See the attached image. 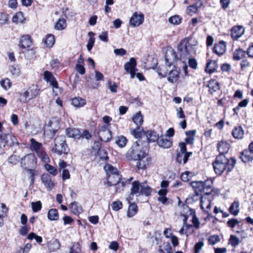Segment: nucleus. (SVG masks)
<instances>
[{
	"label": "nucleus",
	"mask_w": 253,
	"mask_h": 253,
	"mask_svg": "<svg viewBox=\"0 0 253 253\" xmlns=\"http://www.w3.org/2000/svg\"><path fill=\"white\" fill-rule=\"evenodd\" d=\"M130 190L131 194L146 196L150 195L152 192L151 188L147 185L146 181L140 183L138 181H134Z\"/></svg>",
	"instance_id": "obj_6"
},
{
	"label": "nucleus",
	"mask_w": 253,
	"mask_h": 253,
	"mask_svg": "<svg viewBox=\"0 0 253 253\" xmlns=\"http://www.w3.org/2000/svg\"><path fill=\"white\" fill-rule=\"evenodd\" d=\"M132 120L135 125L138 126L137 129H139V126L143 123V117L140 112L137 113L132 118Z\"/></svg>",
	"instance_id": "obj_37"
},
{
	"label": "nucleus",
	"mask_w": 253,
	"mask_h": 253,
	"mask_svg": "<svg viewBox=\"0 0 253 253\" xmlns=\"http://www.w3.org/2000/svg\"><path fill=\"white\" fill-rule=\"evenodd\" d=\"M245 28L241 25L235 26L231 30V36L233 40H238L245 33Z\"/></svg>",
	"instance_id": "obj_17"
},
{
	"label": "nucleus",
	"mask_w": 253,
	"mask_h": 253,
	"mask_svg": "<svg viewBox=\"0 0 253 253\" xmlns=\"http://www.w3.org/2000/svg\"><path fill=\"white\" fill-rule=\"evenodd\" d=\"M71 212L76 215H78L83 211L82 207L76 202H72L70 205Z\"/></svg>",
	"instance_id": "obj_31"
},
{
	"label": "nucleus",
	"mask_w": 253,
	"mask_h": 253,
	"mask_svg": "<svg viewBox=\"0 0 253 253\" xmlns=\"http://www.w3.org/2000/svg\"><path fill=\"white\" fill-rule=\"evenodd\" d=\"M188 64L189 67L193 69L197 68L198 63L195 58H189Z\"/></svg>",
	"instance_id": "obj_59"
},
{
	"label": "nucleus",
	"mask_w": 253,
	"mask_h": 253,
	"mask_svg": "<svg viewBox=\"0 0 253 253\" xmlns=\"http://www.w3.org/2000/svg\"><path fill=\"white\" fill-rule=\"evenodd\" d=\"M209 196L203 195L200 201L201 209L207 213H208L209 210L211 208V199L209 198Z\"/></svg>",
	"instance_id": "obj_18"
},
{
	"label": "nucleus",
	"mask_w": 253,
	"mask_h": 253,
	"mask_svg": "<svg viewBox=\"0 0 253 253\" xmlns=\"http://www.w3.org/2000/svg\"><path fill=\"white\" fill-rule=\"evenodd\" d=\"M159 253H172L173 250L169 242H164L159 246Z\"/></svg>",
	"instance_id": "obj_27"
},
{
	"label": "nucleus",
	"mask_w": 253,
	"mask_h": 253,
	"mask_svg": "<svg viewBox=\"0 0 253 253\" xmlns=\"http://www.w3.org/2000/svg\"><path fill=\"white\" fill-rule=\"evenodd\" d=\"M220 241V238L219 236L216 235H214L212 236H211L208 238V242L211 245H215L217 243L219 242Z\"/></svg>",
	"instance_id": "obj_53"
},
{
	"label": "nucleus",
	"mask_w": 253,
	"mask_h": 253,
	"mask_svg": "<svg viewBox=\"0 0 253 253\" xmlns=\"http://www.w3.org/2000/svg\"><path fill=\"white\" fill-rule=\"evenodd\" d=\"M104 169L107 175V184L108 186L115 185L120 181L121 176L116 168L110 164H107L104 166Z\"/></svg>",
	"instance_id": "obj_3"
},
{
	"label": "nucleus",
	"mask_w": 253,
	"mask_h": 253,
	"mask_svg": "<svg viewBox=\"0 0 253 253\" xmlns=\"http://www.w3.org/2000/svg\"><path fill=\"white\" fill-rule=\"evenodd\" d=\"M0 210L2 212L0 213V217H3L6 215V214L8 211V209L5 204H2L1 205V207H0Z\"/></svg>",
	"instance_id": "obj_60"
},
{
	"label": "nucleus",
	"mask_w": 253,
	"mask_h": 253,
	"mask_svg": "<svg viewBox=\"0 0 253 253\" xmlns=\"http://www.w3.org/2000/svg\"><path fill=\"white\" fill-rule=\"evenodd\" d=\"M21 166L26 169L35 168L37 165V160L34 154H29L22 158L21 161Z\"/></svg>",
	"instance_id": "obj_10"
},
{
	"label": "nucleus",
	"mask_w": 253,
	"mask_h": 253,
	"mask_svg": "<svg viewBox=\"0 0 253 253\" xmlns=\"http://www.w3.org/2000/svg\"><path fill=\"white\" fill-rule=\"evenodd\" d=\"M44 42L48 47H52L55 43L54 36L51 34L47 35Z\"/></svg>",
	"instance_id": "obj_45"
},
{
	"label": "nucleus",
	"mask_w": 253,
	"mask_h": 253,
	"mask_svg": "<svg viewBox=\"0 0 253 253\" xmlns=\"http://www.w3.org/2000/svg\"><path fill=\"white\" fill-rule=\"evenodd\" d=\"M126 138L123 136H118L116 139V143L122 148L126 146L127 142Z\"/></svg>",
	"instance_id": "obj_46"
},
{
	"label": "nucleus",
	"mask_w": 253,
	"mask_h": 253,
	"mask_svg": "<svg viewBox=\"0 0 253 253\" xmlns=\"http://www.w3.org/2000/svg\"><path fill=\"white\" fill-rule=\"evenodd\" d=\"M230 213L234 215L238 214L239 211V204L237 202H234L229 208Z\"/></svg>",
	"instance_id": "obj_43"
},
{
	"label": "nucleus",
	"mask_w": 253,
	"mask_h": 253,
	"mask_svg": "<svg viewBox=\"0 0 253 253\" xmlns=\"http://www.w3.org/2000/svg\"><path fill=\"white\" fill-rule=\"evenodd\" d=\"M72 104L76 107L80 108L85 105L86 101L85 99L80 97H75L72 100Z\"/></svg>",
	"instance_id": "obj_34"
},
{
	"label": "nucleus",
	"mask_w": 253,
	"mask_h": 253,
	"mask_svg": "<svg viewBox=\"0 0 253 253\" xmlns=\"http://www.w3.org/2000/svg\"><path fill=\"white\" fill-rule=\"evenodd\" d=\"M31 205L34 212H38L41 210L42 203L40 201L32 202Z\"/></svg>",
	"instance_id": "obj_55"
},
{
	"label": "nucleus",
	"mask_w": 253,
	"mask_h": 253,
	"mask_svg": "<svg viewBox=\"0 0 253 253\" xmlns=\"http://www.w3.org/2000/svg\"><path fill=\"white\" fill-rule=\"evenodd\" d=\"M246 55L245 51L241 49H236L234 53L233 59L235 60H239L243 58Z\"/></svg>",
	"instance_id": "obj_41"
},
{
	"label": "nucleus",
	"mask_w": 253,
	"mask_h": 253,
	"mask_svg": "<svg viewBox=\"0 0 253 253\" xmlns=\"http://www.w3.org/2000/svg\"><path fill=\"white\" fill-rule=\"evenodd\" d=\"M94 42H95V38H94L90 37L89 39L88 43L86 45L87 49L88 51H90L92 49V48L94 44Z\"/></svg>",
	"instance_id": "obj_63"
},
{
	"label": "nucleus",
	"mask_w": 253,
	"mask_h": 253,
	"mask_svg": "<svg viewBox=\"0 0 253 253\" xmlns=\"http://www.w3.org/2000/svg\"><path fill=\"white\" fill-rule=\"evenodd\" d=\"M180 71L175 66L170 70L167 75H162L163 77H167V81L171 84L176 83L179 78Z\"/></svg>",
	"instance_id": "obj_12"
},
{
	"label": "nucleus",
	"mask_w": 253,
	"mask_h": 253,
	"mask_svg": "<svg viewBox=\"0 0 253 253\" xmlns=\"http://www.w3.org/2000/svg\"><path fill=\"white\" fill-rule=\"evenodd\" d=\"M204 245L203 241H200L196 243L194 246L195 253H199Z\"/></svg>",
	"instance_id": "obj_58"
},
{
	"label": "nucleus",
	"mask_w": 253,
	"mask_h": 253,
	"mask_svg": "<svg viewBox=\"0 0 253 253\" xmlns=\"http://www.w3.org/2000/svg\"><path fill=\"white\" fill-rule=\"evenodd\" d=\"M207 86L209 87V91L211 94H213L219 89V83L214 80H211Z\"/></svg>",
	"instance_id": "obj_28"
},
{
	"label": "nucleus",
	"mask_w": 253,
	"mask_h": 253,
	"mask_svg": "<svg viewBox=\"0 0 253 253\" xmlns=\"http://www.w3.org/2000/svg\"><path fill=\"white\" fill-rule=\"evenodd\" d=\"M111 207L114 211H118L122 208V204L120 201L114 202L112 204Z\"/></svg>",
	"instance_id": "obj_56"
},
{
	"label": "nucleus",
	"mask_w": 253,
	"mask_h": 253,
	"mask_svg": "<svg viewBox=\"0 0 253 253\" xmlns=\"http://www.w3.org/2000/svg\"><path fill=\"white\" fill-rule=\"evenodd\" d=\"M41 180L42 184L47 188V190L50 191L54 186L51 176L48 173H44L41 176Z\"/></svg>",
	"instance_id": "obj_19"
},
{
	"label": "nucleus",
	"mask_w": 253,
	"mask_h": 253,
	"mask_svg": "<svg viewBox=\"0 0 253 253\" xmlns=\"http://www.w3.org/2000/svg\"><path fill=\"white\" fill-rule=\"evenodd\" d=\"M8 20L7 15L5 13H0V24H5Z\"/></svg>",
	"instance_id": "obj_62"
},
{
	"label": "nucleus",
	"mask_w": 253,
	"mask_h": 253,
	"mask_svg": "<svg viewBox=\"0 0 253 253\" xmlns=\"http://www.w3.org/2000/svg\"><path fill=\"white\" fill-rule=\"evenodd\" d=\"M217 68V64L215 61L210 60L208 62L205 69L206 72L209 73H213Z\"/></svg>",
	"instance_id": "obj_36"
},
{
	"label": "nucleus",
	"mask_w": 253,
	"mask_h": 253,
	"mask_svg": "<svg viewBox=\"0 0 253 253\" xmlns=\"http://www.w3.org/2000/svg\"><path fill=\"white\" fill-rule=\"evenodd\" d=\"M30 148L31 150L35 151L36 153H37L39 151L42 149V144L36 141L35 139H30Z\"/></svg>",
	"instance_id": "obj_33"
},
{
	"label": "nucleus",
	"mask_w": 253,
	"mask_h": 253,
	"mask_svg": "<svg viewBox=\"0 0 253 253\" xmlns=\"http://www.w3.org/2000/svg\"><path fill=\"white\" fill-rule=\"evenodd\" d=\"M48 218L50 220H57L59 218L58 211L55 209H52L48 212Z\"/></svg>",
	"instance_id": "obj_40"
},
{
	"label": "nucleus",
	"mask_w": 253,
	"mask_h": 253,
	"mask_svg": "<svg viewBox=\"0 0 253 253\" xmlns=\"http://www.w3.org/2000/svg\"><path fill=\"white\" fill-rule=\"evenodd\" d=\"M44 79L47 82H49L52 86L53 93L55 96L61 93L62 89L58 87V83L56 81L55 77L51 72L46 71L44 72Z\"/></svg>",
	"instance_id": "obj_8"
},
{
	"label": "nucleus",
	"mask_w": 253,
	"mask_h": 253,
	"mask_svg": "<svg viewBox=\"0 0 253 253\" xmlns=\"http://www.w3.org/2000/svg\"><path fill=\"white\" fill-rule=\"evenodd\" d=\"M9 71L12 75V76L17 77L20 75V71L19 69L15 66H11L9 67Z\"/></svg>",
	"instance_id": "obj_52"
},
{
	"label": "nucleus",
	"mask_w": 253,
	"mask_h": 253,
	"mask_svg": "<svg viewBox=\"0 0 253 253\" xmlns=\"http://www.w3.org/2000/svg\"><path fill=\"white\" fill-rule=\"evenodd\" d=\"M132 179V177H130L127 180H126L125 182L124 181H119L118 183L116 184V192H120L121 191L123 190L125 186V184L127 182H129L130 180Z\"/></svg>",
	"instance_id": "obj_48"
},
{
	"label": "nucleus",
	"mask_w": 253,
	"mask_h": 253,
	"mask_svg": "<svg viewBox=\"0 0 253 253\" xmlns=\"http://www.w3.org/2000/svg\"><path fill=\"white\" fill-rule=\"evenodd\" d=\"M179 60L176 53L173 49L168 50L165 56L166 64L168 66H172Z\"/></svg>",
	"instance_id": "obj_13"
},
{
	"label": "nucleus",
	"mask_w": 253,
	"mask_h": 253,
	"mask_svg": "<svg viewBox=\"0 0 253 253\" xmlns=\"http://www.w3.org/2000/svg\"><path fill=\"white\" fill-rule=\"evenodd\" d=\"M0 84L2 88L5 90L9 89L12 85L10 80L7 78L2 79L0 81Z\"/></svg>",
	"instance_id": "obj_42"
},
{
	"label": "nucleus",
	"mask_w": 253,
	"mask_h": 253,
	"mask_svg": "<svg viewBox=\"0 0 253 253\" xmlns=\"http://www.w3.org/2000/svg\"><path fill=\"white\" fill-rule=\"evenodd\" d=\"M98 155L100 156V159L107 161L108 159V157L107 155V152L104 150H100L98 152Z\"/></svg>",
	"instance_id": "obj_64"
},
{
	"label": "nucleus",
	"mask_w": 253,
	"mask_h": 253,
	"mask_svg": "<svg viewBox=\"0 0 253 253\" xmlns=\"http://www.w3.org/2000/svg\"><path fill=\"white\" fill-rule=\"evenodd\" d=\"M203 184V193L204 195H209L212 191V181L211 179H208L204 182Z\"/></svg>",
	"instance_id": "obj_29"
},
{
	"label": "nucleus",
	"mask_w": 253,
	"mask_h": 253,
	"mask_svg": "<svg viewBox=\"0 0 253 253\" xmlns=\"http://www.w3.org/2000/svg\"><path fill=\"white\" fill-rule=\"evenodd\" d=\"M229 242L232 247H236L239 244V239L234 235H231Z\"/></svg>",
	"instance_id": "obj_54"
},
{
	"label": "nucleus",
	"mask_w": 253,
	"mask_h": 253,
	"mask_svg": "<svg viewBox=\"0 0 253 253\" xmlns=\"http://www.w3.org/2000/svg\"><path fill=\"white\" fill-rule=\"evenodd\" d=\"M236 163V160L234 157L228 159L225 155H218L212 165L215 172L218 175H221L223 172L228 173L232 171Z\"/></svg>",
	"instance_id": "obj_2"
},
{
	"label": "nucleus",
	"mask_w": 253,
	"mask_h": 253,
	"mask_svg": "<svg viewBox=\"0 0 253 253\" xmlns=\"http://www.w3.org/2000/svg\"><path fill=\"white\" fill-rule=\"evenodd\" d=\"M240 159L245 163H248L253 161V152L250 150H245L240 155Z\"/></svg>",
	"instance_id": "obj_21"
},
{
	"label": "nucleus",
	"mask_w": 253,
	"mask_h": 253,
	"mask_svg": "<svg viewBox=\"0 0 253 253\" xmlns=\"http://www.w3.org/2000/svg\"><path fill=\"white\" fill-rule=\"evenodd\" d=\"M142 141L138 140L132 145L127 152V155L137 161L136 166L139 169H145L150 163L151 159L144 150Z\"/></svg>",
	"instance_id": "obj_1"
},
{
	"label": "nucleus",
	"mask_w": 253,
	"mask_h": 253,
	"mask_svg": "<svg viewBox=\"0 0 253 253\" xmlns=\"http://www.w3.org/2000/svg\"><path fill=\"white\" fill-rule=\"evenodd\" d=\"M69 151V149L66 143L65 136L60 135L56 137L52 151L58 155H61L62 154H67Z\"/></svg>",
	"instance_id": "obj_5"
},
{
	"label": "nucleus",
	"mask_w": 253,
	"mask_h": 253,
	"mask_svg": "<svg viewBox=\"0 0 253 253\" xmlns=\"http://www.w3.org/2000/svg\"><path fill=\"white\" fill-rule=\"evenodd\" d=\"M180 52V60H186L191 55L194 50V46L190 43V39L186 38L182 40L178 46Z\"/></svg>",
	"instance_id": "obj_4"
},
{
	"label": "nucleus",
	"mask_w": 253,
	"mask_h": 253,
	"mask_svg": "<svg viewBox=\"0 0 253 253\" xmlns=\"http://www.w3.org/2000/svg\"><path fill=\"white\" fill-rule=\"evenodd\" d=\"M136 66V62L133 57L130 58L129 61L125 64V70L127 73H130L131 78H134L135 76Z\"/></svg>",
	"instance_id": "obj_14"
},
{
	"label": "nucleus",
	"mask_w": 253,
	"mask_h": 253,
	"mask_svg": "<svg viewBox=\"0 0 253 253\" xmlns=\"http://www.w3.org/2000/svg\"><path fill=\"white\" fill-rule=\"evenodd\" d=\"M46 170L49 172V173L53 176H55L57 174V169L54 167L46 164L44 166Z\"/></svg>",
	"instance_id": "obj_47"
},
{
	"label": "nucleus",
	"mask_w": 253,
	"mask_h": 253,
	"mask_svg": "<svg viewBox=\"0 0 253 253\" xmlns=\"http://www.w3.org/2000/svg\"><path fill=\"white\" fill-rule=\"evenodd\" d=\"M145 135L147 138V141L144 143V145H142V147H144L145 148H147L148 147L150 142L158 141L160 137L159 134L152 130L145 132Z\"/></svg>",
	"instance_id": "obj_15"
},
{
	"label": "nucleus",
	"mask_w": 253,
	"mask_h": 253,
	"mask_svg": "<svg viewBox=\"0 0 253 253\" xmlns=\"http://www.w3.org/2000/svg\"><path fill=\"white\" fill-rule=\"evenodd\" d=\"M19 158L18 156L16 155H12L8 158V161L9 163L15 165L19 161Z\"/></svg>",
	"instance_id": "obj_61"
},
{
	"label": "nucleus",
	"mask_w": 253,
	"mask_h": 253,
	"mask_svg": "<svg viewBox=\"0 0 253 253\" xmlns=\"http://www.w3.org/2000/svg\"><path fill=\"white\" fill-rule=\"evenodd\" d=\"M233 136L236 139H242L244 134V131L242 126L235 127L232 132Z\"/></svg>",
	"instance_id": "obj_30"
},
{
	"label": "nucleus",
	"mask_w": 253,
	"mask_h": 253,
	"mask_svg": "<svg viewBox=\"0 0 253 253\" xmlns=\"http://www.w3.org/2000/svg\"><path fill=\"white\" fill-rule=\"evenodd\" d=\"M66 135L68 137L79 139L82 137L80 130L76 128L69 127L66 130Z\"/></svg>",
	"instance_id": "obj_20"
},
{
	"label": "nucleus",
	"mask_w": 253,
	"mask_h": 253,
	"mask_svg": "<svg viewBox=\"0 0 253 253\" xmlns=\"http://www.w3.org/2000/svg\"><path fill=\"white\" fill-rule=\"evenodd\" d=\"M20 47L22 48H26L29 47L31 44V38L28 35H25L22 36L20 39Z\"/></svg>",
	"instance_id": "obj_24"
},
{
	"label": "nucleus",
	"mask_w": 253,
	"mask_h": 253,
	"mask_svg": "<svg viewBox=\"0 0 253 253\" xmlns=\"http://www.w3.org/2000/svg\"><path fill=\"white\" fill-rule=\"evenodd\" d=\"M169 182L166 180H163L161 183V189L159 190L158 193L159 195H166L168 192L167 188L169 186Z\"/></svg>",
	"instance_id": "obj_39"
},
{
	"label": "nucleus",
	"mask_w": 253,
	"mask_h": 253,
	"mask_svg": "<svg viewBox=\"0 0 253 253\" xmlns=\"http://www.w3.org/2000/svg\"><path fill=\"white\" fill-rule=\"evenodd\" d=\"M172 143V142L170 139L163 136L161 137L160 140L157 141L159 147L164 149L169 148L171 146Z\"/></svg>",
	"instance_id": "obj_25"
},
{
	"label": "nucleus",
	"mask_w": 253,
	"mask_h": 253,
	"mask_svg": "<svg viewBox=\"0 0 253 253\" xmlns=\"http://www.w3.org/2000/svg\"><path fill=\"white\" fill-rule=\"evenodd\" d=\"M181 18L178 15H174V16H171L169 19V21L170 23L174 24V25L179 24L181 23Z\"/></svg>",
	"instance_id": "obj_51"
},
{
	"label": "nucleus",
	"mask_w": 253,
	"mask_h": 253,
	"mask_svg": "<svg viewBox=\"0 0 253 253\" xmlns=\"http://www.w3.org/2000/svg\"><path fill=\"white\" fill-rule=\"evenodd\" d=\"M36 153L43 162L47 163L49 161V158L43 149H42Z\"/></svg>",
	"instance_id": "obj_49"
},
{
	"label": "nucleus",
	"mask_w": 253,
	"mask_h": 253,
	"mask_svg": "<svg viewBox=\"0 0 253 253\" xmlns=\"http://www.w3.org/2000/svg\"><path fill=\"white\" fill-rule=\"evenodd\" d=\"M193 176V173L191 172L186 171L183 173L181 175V179L184 182L189 181Z\"/></svg>",
	"instance_id": "obj_50"
},
{
	"label": "nucleus",
	"mask_w": 253,
	"mask_h": 253,
	"mask_svg": "<svg viewBox=\"0 0 253 253\" xmlns=\"http://www.w3.org/2000/svg\"><path fill=\"white\" fill-rule=\"evenodd\" d=\"M144 18L143 14H138L137 12H135L130 19L129 24L133 27H138L142 24Z\"/></svg>",
	"instance_id": "obj_16"
},
{
	"label": "nucleus",
	"mask_w": 253,
	"mask_h": 253,
	"mask_svg": "<svg viewBox=\"0 0 253 253\" xmlns=\"http://www.w3.org/2000/svg\"><path fill=\"white\" fill-rule=\"evenodd\" d=\"M196 132V130H189L185 132L187 137L185 139V141L187 143L190 144L193 143Z\"/></svg>",
	"instance_id": "obj_38"
},
{
	"label": "nucleus",
	"mask_w": 253,
	"mask_h": 253,
	"mask_svg": "<svg viewBox=\"0 0 253 253\" xmlns=\"http://www.w3.org/2000/svg\"><path fill=\"white\" fill-rule=\"evenodd\" d=\"M66 20L64 18H60L54 25V28L57 30H63L66 28Z\"/></svg>",
	"instance_id": "obj_35"
},
{
	"label": "nucleus",
	"mask_w": 253,
	"mask_h": 253,
	"mask_svg": "<svg viewBox=\"0 0 253 253\" xmlns=\"http://www.w3.org/2000/svg\"><path fill=\"white\" fill-rule=\"evenodd\" d=\"M192 188L194 189L196 195L202 194L203 193V184L202 181H194L191 183Z\"/></svg>",
	"instance_id": "obj_26"
},
{
	"label": "nucleus",
	"mask_w": 253,
	"mask_h": 253,
	"mask_svg": "<svg viewBox=\"0 0 253 253\" xmlns=\"http://www.w3.org/2000/svg\"><path fill=\"white\" fill-rule=\"evenodd\" d=\"M18 141L16 137L11 133H0V146H13L18 144Z\"/></svg>",
	"instance_id": "obj_9"
},
{
	"label": "nucleus",
	"mask_w": 253,
	"mask_h": 253,
	"mask_svg": "<svg viewBox=\"0 0 253 253\" xmlns=\"http://www.w3.org/2000/svg\"><path fill=\"white\" fill-rule=\"evenodd\" d=\"M25 20V18L22 12H19L13 16L12 21L14 23H22Z\"/></svg>",
	"instance_id": "obj_44"
},
{
	"label": "nucleus",
	"mask_w": 253,
	"mask_h": 253,
	"mask_svg": "<svg viewBox=\"0 0 253 253\" xmlns=\"http://www.w3.org/2000/svg\"><path fill=\"white\" fill-rule=\"evenodd\" d=\"M198 7L196 4H192L189 5L187 7V11L189 14L192 15L193 13H195L198 10Z\"/></svg>",
	"instance_id": "obj_57"
},
{
	"label": "nucleus",
	"mask_w": 253,
	"mask_h": 253,
	"mask_svg": "<svg viewBox=\"0 0 253 253\" xmlns=\"http://www.w3.org/2000/svg\"><path fill=\"white\" fill-rule=\"evenodd\" d=\"M226 51V44L224 41H220L218 43L215 44L213 51L220 56L223 54Z\"/></svg>",
	"instance_id": "obj_22"
},
{
	"label": "nucleus",
	"mask_w": 253,
	"mask_h": 253,
	"mask_svg": "<svg viewBox=\"0 0 253 253\" xmlns=\"http://www.w3.org/2000/svg\"><path fill=\"white\" fill-rule=\"evenodd\" d=\"M138 211V208L135 203L130 204L127 211V216L129 218L132 217Z\"/></svg>",
	"instance_id": "obj_32"
},
{
	"label": "nucleus",
	"mask_w": 253,
	"mask_h": 253,
	"mask_svg": "<svg viewBox=\"0 0 253 253\" xmlns=\"http://www.w3.org/2000/svg\"><path fill=\"white\" fill-rule=\"evenodd\" d=\"M230 149V144L224 141H219L217 144V150L219 153V155H225Z\"/></svg>",
	"instance_id": "obj_23"
},
{
	"label": "nucleus",
	"mask_w": 253,
	"mask_h": 253,
	"mask_svg": "<svg viewBox=\"0 0 253 253\" xmlns=\"http://www.w3.org/2000/svg\"><path fill=\"white\" fill-rule=\"evenodd\" d=\"M39 91L38 86L33 84L26 90L20 93L19 100L23 103H27L29 100L35 98L38 95Z\"/></svg>",
	"instance_id": "obj_7"
},
{
	"label": "nucleus",
	"mask_w": 253,
	"mask_h": 253,
	"mask_svg": "<svg viewBox=\"0 0 253 253\" xmlns=\"http://www.w3.org/2000/svg\"><path fill=\"white\" fill-rule=\"evenodd\" d=\"M98 135L101 141H109L112 137V134L109 128V125H103L101 126L98 131Z\"/></svg>",
	"instance_id": "obj_11"
}]
</instances>
